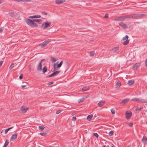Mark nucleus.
I'll use <instances>...</instances> for the list:
<instances>
[{
  "mask_svg": "<svg viewBox=\"0 0 147 147\" xmlns=\"http://www.w3.org/2000/svg\"><path fill=\"white\" fill-rule=\"evenodd\" d=\"M93 135L94 136L96 137L97 138H98V135L97 133H93Z\"/></svg>",
  "mask_w": 147,
  "mask_h": 147,
  "instance_id": "79ce46f5",
  "label": "nucleus"
},
{
  "mask_svg": "<svg viewBox=\"0 0 147 147\" xmlns=\"http://www.w3.org/2000/svg\"><path fill=\"white\" fill-rule=\"evenodd\" d=\"M115 20L117 21H123V17L122 16L117 17L115 19Z\"/></svg>",
  "mask_w": 147,
  "mask_h": 147,
  "instance_id": "9b49d317",
  "label": "nucleus"
},
{
  "mask_svg": "<svg viewBox=\"0 0 147 147\" xmlns=\"http://www.w3.org/2000/svg\"><path fill=\"white\" fill-rule=\"evenodd\" d=\"M42 62H40L38 65L37 69L38 71H41L42 70Z\"/></svg>",
  "mask_w": 147,
  "mask_h": 147,
  "instance_id": "2eb2a0df",
  "label": "nucleus"
},
{
  "mask_svg": "<svg viewBox=\"0 0 147 147\" xmlns=\"http://www.w3.org/2000/svg\"><path fill=\"white\" fill-rule=\"evenodd\" d=\"M51 23L50 22L49 23L48 22H45L44 24H42V26H43L45 25V26L44 27V29H45L49 27L51 25Z\"/></svg>",
  "mask_w": 147,
  "mask_h": 147,
  "instance_id": "6e6552de",
  "label": "nucleus"
},
{
  "mask_svg": "<svg viewBox=\"0 0 147 147\" xmlns=\"http://www.w3.org/2000/svg\"><path fill=\"white\" fill-rule=\"evenodd\" d=\"M119 49V47H116L113 48L112 51H113L115 52H116L117 51H118Z\"/></svg>",
  "mask_w": 147,
  "mask_h": 147,
  "instance_id": "a878e982",
  "label": "nucleus"
},
{
  "mask_svg": "<svg viewBox=\"0 0 147 147\" xmlns=\"http://www.w3.org/2000/svg\"><path fill=\"white\" fill-rule=\"evenodd\" d=\"M2 2V0H0V3H1Z\"/></svg>",
  "mask_w": 147,
  "mask_h": 147,
  "instance_id": "13d9d810",
  "label": "nucleus"
},
{
  "mask_svg": "<svg viewBox=\"0 0 147 147\" xmlns=\"http://www.w3.org/2000/svg\"><path fill=\"white\" fill-rule=\"evenodd\" d=\"M64 2H65V0H56L55 1L56 3L57 4H59Z\"/></svg>",
  "mask_w": 147,
  "mask_h": 147,
  "instance_id": "ddd939ff",
  "label": "nucleus"
},
{
  "mask_svg": "<svg viewBox=\"0 0 147 147\" xmlns=\"http://www.w3.org/2000/svg\"><path fill=\"white\" fill-rule=\"evenodd\" d=\"M128 38V36L127 35H126L125 36V37H123V40H126V39H127V38Z\"/></svg>",
  "mask_w": 147,
  "mask_h": 147,
  "instance_id": "f704fd0d",
  "label": "nucleus"
},
{
  "mask_svg": "<svg viewBox=\"0 0 147 147\" xmlns=\"http://www.w3.org/2000/svg\"><path fill=\"white\" fill-rule=\"evenodd\" d=\"M9 143V142L8 141V140H7L5 142V143L4 144V145L3 146V147H6L7 145H8V144Z\"/></svg>",
  "mask_w": 147,
  "mask_h": 147,
  "instance_id": "393cba45",
  "label": "nucleus"
},
{
  "mask_svg": "<svg viewBox=\"0 0 147 147\" xmlns=\"http://www.w3.org/2000/svg\"><path fill=\"white\" fill-rule=\"evenodd\" d=\"M125 115L126 119H129L131 116V113L129 111H127L125 113Z\"/></svg>",
  "mask_w": 147,
  "mask_h": 147,
  "instance_id": "20e7f679",
  "label": "nucleus"
},
{
  "mask_svg": "<svg viewBox=\"0 0 147 147\" xmlns=\"http://www.w3.org/2000/svg\"><path fill=\"white\" fill-rule=\"evenodd\" d=\"M102 147H105V145H103L102 146Z\"/></svg>",
  "mask_w": 147,
  "mask_h": 147,
  "instance_id": "052dcab7",
  "label": "nucleus"
},
{
  "mask_svg": "<svg viewBox=\"0 0 147 147\" xmlns=\"http://www.w3.org/2000/svg\"><path fill=\"white\" fill-rule=\"evenodd\" d=\"M13 64V63L11 64L9 67V69H11L14 67Z\"/></svg>",
  "mask_w": 147,
  "mask_h": 147,
  "instance_id": "37998d69",
  "label": "nucleus"
},
{
  "mask_svg": "<svg viewBox=\"0 0 147 147\" xmlns=\"http://www.w3.org/2000/svg\"><path fill=\"white\" fill-rule=\"evenodd\" d=\"M28 109L27 107L23 106L21 107L20 110L22 113H25Z\"/></svg>",
  "mask_w": 147,
  "mask_h": 147,
  "instance_id": "1a4fd4ad",
  "label": "nucleus"
},
{
  "mask_svg": "<svg viewBox=\"0 0 147 147\" xmlns=\"http://www.w3.org/2000/svg\"><path fill=\"white\" fill-rule=\"evenodd\" d=\"M3 63V61H1L0 62V66H1V65H2V63Z\"/></svg>",
  "mask_w": 147,
  "mask_h": 147,
  "instance_id": "6e6d98bb",
  "label": "nucleus"
},
{
  "mask_svg": "<svg viewBox=\"0 0 147 147\" xmlns=\"http://www.w3.org/2000/svg\"><path fill=\"white\" fill-rule=\"evenodd\" d=\"M53 84V82H50L48 83V85H50Z\"/></svg>",
  "mask_w": 147,
  "mask_h": 147,
  "instance_id": "3c124183",
  "label": "nucleus"
},
{
  "mask_svg": "<svg viewBox=\"0 0 147 147\" xmlns=\"http://www.w3.org/2000/svg\"><path fill=\"white\" fill-rule=\"evenodd\" d=\"M13 127H9V128H8V129H6L5 131V134H7V133L8 131L11 129H12V128Z\"/></svg>",
  "mask_w": 147,
  "mask_h": 147,
  "instance_id": "c756f323",
  "label": "nucleus"
},
{
  "mask_svg": "<svg viewBox=\"0 0 147 147\" xmlns=\"http://www.w3.org/2000/svg\"><path fill=\"white\" fill-rule=\"evenodd\" d=\"M86 98L85 97H83V98L80 99L79 100L78 102L79 103H80L83 102Z\"/></svg>",
  "mask_w": 147,
  "mask_h": 147,
  "instance_id": "bb28decb",
  "label": "nucleus"
},
{
  "mask_svg": "<svg viewBox=\"0 0 147 147\" xmlns=\"http://www.w3.org/2000/svg\"><path fill=\"white\" fill-rule=\"evenodd\" d=\"M47 45L45 42V41L42 43H40L38 45V46L41 47L43 48L45 47Z\"/></svg>",
  "mask_w": 147,
  "mask_h": 147,
  "instance_id": "f8f14e48",
  "label": "nucleus"
},
{
  "mask_svg": "<svg viewBox=\"0 0 147 147\" xmlns=\"http://www.w3.org/2000/svg\"><path fill=\"white\" fill-rule=\"evenodd\" d=\"M108 14L107 13L104 16V17L106 18H107L108 17Z\"/></svg>",
  "mask_w": 147,
  "mask_h": 147,
  "instance_id": "8fccbe9b",
  "label": "nucleus"
},
{
  "mask_svg": "<svg viewBox=\"0 0 147 147\" xmlns=\"http://www.w3.org/2000/svg\"><path fill=\"white\" fill-rule=\"evenodd\" d=\"M23 76L22 75H21L20 76H19V78L20 79H22L23 78Z\"/></svg>",
  "mask_w": 147,
  "mask_h": 147,
  "instance_id": "5fc2aeb1",
  "label": "nucleus"
},
{
  "mask_svg": "<svg viewBox=\"0 0 147 147\" xmlns=\"http://www.w3.org/2000/svg\"><path fill=\"white\" fill-rule=\"evenodd\" d=\"M41 17V16L40 15L32 16H30L29 17V18H39Z\"/></svg>",
  "mask_w": 147,
  "mask_h": 147,
  "instance_id": "f3484780",
  "label": "nucleus"
},
{
  "mask_svg": "<svg viewBox=\"0 0 147 147\" xmlns=\"http://www.w3.org/2000/svg\"><path fill=\"white\" fill-rule=\"evenodd\" d=\"M57 59H56L55 58L52 57H51V60L52 63L55 62L57 61Z\"/></svg>",
  "mask_w": 147,
  "mask_h": 147,
  "instance_id": "b1692460",
  "label": "nucleus"
},
{
  "mask_svg": "<svg viewBox=\"0 0 147 147\" xmlns=\"http://www.w3.org/2000/svg\"><path fill=\"white\" fill-rule=\"evenodd\" d=\"M141 109L140 108L138 107L136 109V111H140L141 110Z\"/></svg>",
  "mask_w": 147,
  "mask_h": 147,
  "instance_id": "c03bdc74",
  "label": "nucleus"
},
{
  "mask_svg": "<svg viewBox=\"0 0 147 147\" xmlns=\"http://www.w3.org/2000/svg\"><path fill=\"white\" fill-rule=\"evenodd\" d=\"M26 86V85H22V87L23 88H24Z\"/></svg>",
  "mask_w": 147,
  "mask_h": 147,
  "instance_id": "4d7b16f0",
  "label": "nucleus"
},
{
  "mask_svg": "<svg viewBox=\"0 0 147 147\" xmlns=\"http://www.w3.org/2000/svg\"><path fill=\"white\" fill-rule=\"evenodd\" d=\"M105 102L103 100H101L99 101L98 104V105L99 107H101L105 103Z\"/></svg>",
  "mask_w": 147,
  "mask_h": 147,
  "instance_id": "dca6fc26",
  "label": "nucleus"
},
{
  "mask_svg": "<svg viewBox=\"0 0 147 147\" xmlns=\"http://www.w3.org/2000/svg\"><path fill=\"white\" fill-rule=\"evenodd\" d=\"M15 1L19 2L20 1L22 2H28L27 0H14Z\"/></svg>",
  "mask_w": 147,
  "mask_h": 147,
  "instance_id": "473e14b6",
  "label": "nucleus"
},
{
  "mask_svg": "<svg viewBox=\"0 0 147 147\" xmlns=\"http://www.w3.org/2000/svg\"><path fill=\"white\" fill-rule=\"evenodd\" d=\"M4 28L3 27H1L0 28V33L1 32L4 30Z\"/></svg>",
  "mask_w": 147,
  "mask_h": 147,
  "instance_id": "49530a36",
  "label": "nucleus"
},
{
  "mask_svg": "<svg viewBox=\"0 0 147 147\" xmlns=\"http://www.w3.org/2000/svg\"><path fill=\"white\" fill-rule=\"evenodd\" d=\"M34 22H33L32 23V26H33L35 27H38L37 25L36 24V23H34Z\"/></svg>",
  "mask_w": 147,
  "mask_h": 147,
  "instance_id": "72a5a7b5",
  "label": "nucleus"
},
{
  "mask_svg": "<svg viewBox=\"0 0 147 147\" xmlns=\"http://www.w3.org/2000/svg\"><path fill=\"white\" fill-rule=\"evenodd\" d=\"M109 134L110 136H112L113 135V131H110L109 133Z\"/></svg>",
  "mask_w": 147,
  "mask_h": 147,
  "instance_id": "e433bc0d",
  "label": "nucleus"
},
{
  "mask_svg": "<svg viewBox=\"0 0 147 147\" xmlns=\"http://www.w3.org/2000/svg\"><path fill=\"white\" fill-rule=\"evenodd\" d=\"M111 147H115V146H114L113 145H112L111 146Z\"/></svg>",
  "mask_w": 147,
  "mask_h": 147,
  "instance_id": "bf43d9fd",
  "label": "nucleus"
},
{
  "mask_svg": "<svg viewBox=\"0 0 147 147\" xmlns=\"http://www.w3.org/2000/svg\"><path fill=\"white\" fill-rule=\"evenodd\" d=\"M121 85V83L119 82H117L116 84V86L117 87H119Z\"/></svg>",
  "mask_w": 147,
  "mask_h": 147,
  "instance_id": "c85d7f7f",
  "label": "nucleus"
},
{
  "mask_svg": "<svg viewBox=\"0 0 147 147\" xmlns=\"http://www.w3.org/2000/svg\"><path fill=\"white\" fill-rule=\"evenodd\" d=\"M9 13L11 16H14V12H13L10 11L9 12Z\"/></svg>",
  "mask_w": 147,
  "mask_h": 147,
  "instance_id": "58836bf2",
  "label": "nucleus"
},
{
  "mask_svg": "<svg viewBox=\"0 0 147 147\" xmlns=\"http://www.w3.org/2000/svg\"><path fill=\"white\" fill-rule=\"evenodd\" d=\"M129 100V98H127L126 99H124L122 101L120 102V103L122 104V103L123 104H125L127 103Z\"/></svg>",
  "mask_w": 147,
  "mask_h": 147,
  "instance_id": "a211bd4d",
  "label": "nucleus"
},
{
  "mask_svg": "<svg viewBox=\"0 0 147 147\" xmlns=\"http://www.w3.org/2000/svg\"><path fill=\"white\" fill-rule=\"evenodd\" d=\"M40 135L42 136H44L46 135V133L44 132L43 133H40Z\"/></svg>",
  "mask_w": 147,
  "mask_h": 147,
  "instance_id": "a18cd8bd",
  "label": "nucleus"
},
{
  "mask_svg": "<svg viewBox=\"0 0 147 147\" xmlns=\"http://www.w3.org/2000/svg\"><path fill=\"white\" fill-rule=\"evenodd\" d=\"M45 42L46 43V44L47 45L48 44V43L51 42V40L50 39H48L47 40H45Z\"/></svg>",
  "mask_w": 147,
  "mask_h": 147,
  "instance_id": "ea45409f",
  "label": "nucleus"
},
{
  "mask_svg": "<svg viewBox=\"0 0 147 147\" xmlns=\"http://www.w3.org/2000/svg\"><path fill=\"white\" fill-rule=\"evenodd\" d=\"M47 71V69L46 67L45 66L43 68L42 71L43 73H45Z\"/></svg>",
  "mask_w": 147,
  "mask_h": 147,
  "instance_id": "7c9ffc66",
  "label": "nucleus"
},
{
  "mask_svg": "<svg viewBox=\"0 0 147 147\" xmlns=\"http://www.w3.org/2000/svg\"><path fill=\"white\" fill-rule=\"evenodd\" d=\"M119 24L120 26L123 29H126L127 28V26L122 22L119 23Z\"/></svg>",
  "mask_w": 147,
  "mask_h": 147,
  "instance_id": "0eeeda50",
  "label": "nucleus"
},
{
  "mask_svg": "<svg viewBox=\"0 0 147 147\" xmlns=\"http://www.w3.org/2000/svg\"><path fill=\"white\" fill-rule=\"evenodd\" d=\"M147 140V138L146 136H144L142 138V141L144 143H145Z\"/></svg>",
  "mask_w": 147,
  "mask_h": 147,
  "instance_id": "412c9836",
  "label": "nucleus"
},
{
  "mask_svg": "<svg viewBox=\"0 0 147 147\" xmlns=\"http://www.w3.org/2000/svg\"><path fill=\"white\" fill-rule=\"evenodd\" d=\"M60 72V71H55L52 74L49 75V77H52L55 76L57 74H58Z\"/></svg>",
  "mask_w": 147,
  "mask_h": 147,
  "instance_id": "423d86ee",
  "label": "nucleus"
},
{
  "mask_svg": "<svg viewBox=\"0 0 147 147\" xmlns=\"http://www.w3.org/2000/svg\"><path fill=\"white\" fill-rule=\"evenodd\" d=\"M94 53V51H92L90 52V56H93Z\"/></svg>",
  "mask_w": 147,
  "mask_h": 147,
  "instance_id": "c9c22d12",
  "label": "nucleus"
},
{
  "mask_svg": "<svg viewBox=\"0 0 147 147\" xmlns=\"http://www.w3.org/2000/svg\"><path fill=\"white\" fill-rule=\"evenodd\" d=\"M93 117L92 115H88L87 117V119L88 121H90Z\"/></svg>",
  "mask_w": 147,
  "mask_h": 147,
  "instance_id": "5701e85b",
  "label": "nucleus"
},
{
  "mask_svg": "<svg viewBox=\"0 0 147 147\" xmlns=\"http://www.w3.org/2000/svg\"><path fill=\"white\" fill-rule=\"evenodd\" d=\"M131 100L134 101H137L138 102L142 103H146L147 102V100H144L143 99L141 98H133Z\"/></svg>",
  "mask_w": 147,
  "mask_h": 147,
  "instance_id": "f257e3e1",
  "label": "nucleus"
},
{
  "mask_svg": "<svg viewBox=\"0 0 147 147\" xmlns=\"http://www.w3.org/2000/svg\"><path fill=\"white\" fill-rule=\"evenodd\" d=\"M57 63H54L53 64V66L54 68V71L57 70V68H59L61 66L63 63V61H61L59 63V64H58L57 65H56Z\"/></svg>",
  "mask_w": 147,
  "mask_h": 147,
  "instance_id": "f03ea898",
  "label": "nucleus"
},
{
  "mask_svg": "<svg viewBox=\"0 0 147 147\" xmlns=\"http://www.w3.org/2000/svg\"><path fill=\"white\" fill-rule=\"evenodd\" d=\"M140 66V64L139 63H137L134 64L132 67L134 69H137Z\"/></svg>",
  "mask_w": 147,
  "mask_h": 147,
  "instance_id": "4468645a",
  "label": "nucleus"
},
{
  "mask_svg": "<svg viewBox=\"0 0 147 147\" xmlns=\"http://www.w3.org/2000/svg\"><path fill=\"white\" fill-rule=\"evenodd\" d=\"M143 14H134L130 15V18L136 19L138 18V17H141Z\"/></svg>",
  "mask_w": 147,
  "mask_h": 147,
  "instance_id": "7ed1b4c3",
  "label": "nucleus"
},
{
  "mask_svg": "<svg viewBox=\"0 0 147 147\" xmlns=\"http://www.w3.org/2000/svg\"><path fill=\"white\" fill-rule=\"evenodd\" d=\"M134 83V81L130 80L128 81V84L129 86H131Z\"/></svg>",
  "mask_w": 147,
  "mask_h": 147,
  "instance_id": "6ab92c4d",
  "label": "nucleus"
},
{
  "mask_svg": "<svg viewBox=\"0 0 147 147\" xmlns=\"http://www.w3.org/2000/svg\"><path fill=\"white\" fill-rule=\"evenodd\" d=\"M17 136V134H15L13 135L11 138V140L13 141L15 140Z\"/></svg>",
  "mask_w": 147,
  "mask_h": 147,
  "instance_id": "9d476101",
  "label": "nucleus"
},
{
  "mask_svg": "<svg viewBox=\"0 0 147 147\" xmlns=\"http://www.w3.org/2000/svg\"><path fill=\"white\" fill-rule=\"evenodd\" d=\"M123 42V45H127L129 42V40L128 39H126Z\"/></svg>",
  "mask_w": 147,
  "mask_h": 147,
  "instance_id": "cd10ccee",
  "label": "nucleus"
},
{
  "mask_svg": "<svg viewBox=\"0 0 147 147\" xmlns=\"http://www.w3.org/2000/svg\"><path fill=\"white\" fill-rule=\"evenodd\" d=\"M89 89V87H83L82 89V92L86 91Z\"/></svg>",
  "mask_w": 147,
  "mask_h": 147,
  "instance_id": "aec40b11",
  "label": "nucleus"
},
{
  "mask_svg": "<svg viewBox=\"0 0 147 147\" xmlns=\"http://www.w3.org/2000/svg\"><path fill=\"white\" fill-rule=\"evenodd\" d=\"M1 125V123H0V125Z\"/></svg>",
  "mask_w": 147,
  "mask_h": 147,
  "instance_id": "680f3d73",
  "label": "nucleus"
},
{
  "mask_svg": "<svg viewBox=\"0 0 147 147\" xmlns=\"http://www.w3.org/2000/svg\"><path fill=\"white\" fill-rule=\"evenodd\" d=\"M42 20L40 19H38L36 20H33V22H39L41 21Z\"/></svg>",
  "mask_w": 147,
  "mask_h": 147,
  "instance_id": "2f4dec72",
  "label": "nucleus"
},
{
  "mask_svg": "<svg viewBox=\"0 0 147 147\" xmlns=\"http://www.w3.org/2000/svg\"><path fill=\"white\" fill-rule=\"evenodd\" d=\"M26 23L28 25L32 26V24L33 22V20H32L29 19H27L25 21Z\"/></svg>",
  "mask_w": 147,
  "mask_h": 147,
  "instance_id": "39448f33",
  "label": "nucleus"
},
{
  "mask_svg": "<svg viewBox=\"0 0 147 147\" xmlns=\"http://www.w3.org/2000/svg\"><path fill=\"white\" fill-rule=\"evenodd\" d=\"M61 111L60 110H58V111H57L56 112V113L57 114H59V113L60 112H61Z\"/></svg>",
  "mask_w": 147,
  "mask_h": 147,
  "instance_id": "de8ad7c7",
  "label": "nucleus"
},
{
  "mask_svg": "<svg viewBox=\"0 0 147 147\" xmlns=\"http://www.w3.org/2000/svg\"><path fill=\"white\" fill-rule=\"evenodd\" d=\"M111 112L112 114H115V111L113 109H111Z\"/></svg>",
  "mask_w": 147,
  "mask_h": 147,
  "instance_id": "a19ab883",
  "label": "nucleus"
},
{
  "mask_svg": "<svg viewBox=\"0 0 147 147\" xmlns=\"http://www.w3.org/2000/svg\"><path fill=\"white\" fill-rule=\"evenodd\" d=\"M42 13L43 14H44L45 15H47V13H46V12H45V11H42Z\"/></svg>",
  "mask_w": 147,
  "mask_h": 147,
  "instance_id": "603ef678",
  "label": "nucleus"
},
{
  "mask_svg": "<svg viewBox=\"0 0 147 147\" xmlns=\"http://www.w3.org/2000/svg\"><path fill=\"white\" fill-rule=\"evenodd\" d=\"M123 17V20L126 19H128L130 18V15L129 16H122Z\"/></svg>",
  "mask_w": 147,
  "mask_h": 147,
  "instance_id": "4be33fe9",
  "label": "nucleus"
},
{
  "mask_svg": "<svg viewBox=\"0 0 147 147\" xmlns=\"http://www.w3.org/2000/svg\"><path fill=\"white\" fill-rule=\"evenodd\" d=\"M76 119V117H73L72 118V120L73 121H75Z\"/></svg>",
  "mask_w": 147,
  "mask_h": 147,
  "instance_id": "09e8293b",
  "label": "nucleus"
},
{
  "mask_svg": "<svg viewBox=\"0 0 147 147\" xmlns=\"http://www.w3.org/2000/svg\"><path fill=\"white\" fill-rule=\"evenodd\" d=\"M133 123H130L129 124V126L130 127H131L133 126Z\"/></svg>",
  "mask_w": 147,
  "mask_h": 147,
  "instance_id": "864d4df0",
  "label": "nucleus"
},
{
  "mask_svg": "<svg viewBox=\"0 0 147 147\" xmlns=\"http://www.w3.org/2000/svg\"><path fill=\"white\" fill-rule=\"evenodd\" d=\"M38 128L40 130H42L44 129L45 127L42 126H39Z\"/></svg>",
  "mask_w": 147,
  "mask_h": 147,
  "instance_id": "4c0bfd02",
  "label": "nucleus"
}]
</instances>
